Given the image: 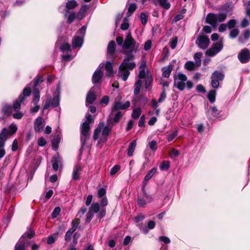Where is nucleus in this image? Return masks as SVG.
<instances>
[{"label": "nucleus", "mask_w": 250, "mask_h": 250, "mask_svg": "<svg viewBox=\"0 0 250 250\" xmlns=\"http://www.w3.org/2000/svg\"><path fill=\"white\" fill-rule=\"evenodd\" d=\"M109 131L110 130L107 126L104 125L103 123H100L94 130L93 139L95 141H98V143L104 141L106 140Z\"/></svg>", "instance_id": "f257e3e1"}, {"label": "nucleus", "mask_w": 250, "mask_h": 250, "mask_svg": "<svg viewBox=\"0 0 250 250\" xmlns=\"http://www.w3.org/2000/svg\"><path fill=\"white\" fill-rule=\"evenodd\" d=\"M223 47V43L219 42L214 43L211 47L207 49L205 54L208 57H212L218 53Z\"/></svg>", "instance_id": "f03ea898"}, {"label": "nucleus", "mask_w": 250, "mask_h": 250, "mask_svg": "<svg viewBox=\"0 0 250 250\" xmlns=\"http://www.w3.org/2000/svg\"><path fill=\"white\" fill-rule=\"evenodd\" d=\"M187 79V77L182 74H179L175 76L174 84L180 90L185 87V83Z\"/></svg>", "instance_id": "7ed1b4c3"}, {"label": "nucleus", "mask_w": 250, "mask_h": 250, "mask_svg": "<svg viewBox=\"0 0 250 250\" xmlns=\"http://www.w3.org/2000/svg\"><path fill=\"white\" fill-rule=\"evenodd\" d=\"M196 43L200 48L205 49L209 45L210 41L206 36L200 35L197 37Z\"/></svg>", "instance_id": "20e7f679"}, {"label": "nucleus", "mask_w": 250, "mask_h": 250, "mask_svg": "<svg viewBox=\"0 0 250 250\" xmlns=\"http://www.w3.org/2000/svg\"><path fill=\"white\" fill-rule=\"evenodd\" d=\"M134 56L133 55L130 54L128 55L127 58L124 60L122 64L120 66V70L133 69L135 67V64L133 62H129V61L132 60Z\"/></svg>", "instance_id": "39448f33"}, {"label": "nucleus", "mask_w": 250, "mask_h": 250, "mask_svg": "<svg viewBox=\"0 0 250 250\" xmlns=\"http://www.w3.org/2000/svg\"><path fill=\"white\" fill-rule=\"evenodd\" d=\"M135 42L131 36V34L128 33L126 37V39L124 42V43L123 45V48L124 50H126L130 48L132 45L135 44Z\"/></svg>", "instance_id": "423d86ee"}, {"label": "nucleus", "mask_w": 250, "mask_h": 250, "mask_svg": "<svg viewBox=\"0 0 250 250\" xmlns=\"http://www.w3.org/2000/svg\"><path fill=\"white\" fill-rule=\"evenodd\" d=\"M130 106V103L129 101H127L125 104H122L120 102H116L114 104V105L112 110V113L114 111L119 109H125Z\"/></svg>", "instance_id": "0eeeda50"}, {"label": "nucleus", "mask_w": 250, "mask_h": 250, "mask_svg": "<svg viewBox=\"0 0 250 250\" xmlns=\"http://www.w3.org/2000/svg\"><path fill=\"white\" fill-rule=\"evenodd\" d=\"M206 21L207 22L215 27L216 26V22L217 21V16L214 14H208L207 16Z\"/></svg>", "instance_id": "6e6552de"}, {"label": "nucleus", "mask_w": 250, "mask_h": 250, "mask_svg": "<svg viewBox=\"0 0 250 250\" xmlns=\"http://www.w3.org/2000/svg\"><path fill=\"white\" fill-rule=\"evenodd\" d=\"M238 57L242 62H245L250 59V54L248 50H244L239 54Z\"/></svg>", "instance_id": "1a4fd4ad"}, {"label": "nucleus", "mask_w": 250, "mask_h": 250, "mask_svg": "<svg viewBox=\"0 0 250 250\" xmlns=\"http://www.w3.org/2000/svg\"><path fill=\"white\" fill-rule=\"evenodd\" d=\"M103 74L100 70L95 72L93 76V80L94 83H98L101 80Z\"/></svg>", "instance_id": "9d476101"}, {"label": "nucleus", "mask_w": 250, "mask_h": 250, "mask_svg": "<svg viewBox=\"0 0 250 250\" xmlns=\"http://www.w3.org/2000/svg\"><path fill=\"white\" fill-rule=\"evenodd\" d=\"M83 42V39L80 37H75L72 42L73 48L80 47Z\"/></svg>", "instance_id": "9b49d317"}, {"label": "nucleus", "mask_w": 250, "mask_h": 250, "mask_svg": "<svg viewBox=\"0 0 250 250\" xmlns=\"http://www.w3.org/2000/svg\"><path fill=\"white\" fill-rule=\"evenodd\" d=\"M90 125H89L88 123H84L82 125V134L84 136H86L88 135V133L89 132V131L90 130Z\"/></svg>", "instance_id": "f8f14e48"}, {"label": "nucleus", "mask_w": 250, "mask_h": 250, "mask_svg": "<svg viewBox=\"0 0 250 250\" xmlns=\"http://www.w3.org/2000/svg\"><path fill=\"white\" fill-rule=\"evenodd\" d=\"M44 122L43 119L42 118H38L36 120V124H35V130L37 131H40L41 129H42V127L41 126L43 123Z\"/></svg>", "instance_id": "ddd939ff"}, {"label": "nucleus", "mask_w": 250, "mask_h": 250, "mask_svg": "<svg viewBox=\"0 0 250 250\" xmlns=\"http://www.w3.org/2000/svg\"><path fill=\"white\" fill-rule=\"evenodd\" d=\"M116 44L114 41H111L108 46L107 52L110 54H112L115 51Z\"/></svg>", "instance_id": "4468645a"}, {"label": "nucleus", "mask_w": 250, "mask_h": 250, "mask_svg": "<svg viewBox=\"0 0 250 250\" xmlns=\"http://www.w3.org/2000/svg\"><path fill=\"white\" fill-rule=\"evenodd\" d=\"M136 145V141L134 140L130 144L129 147L128 149V152L127 154L128 156H131L133 155V152L134 151L135 147Z\"/></svg>", "instance_id": "2eb2a0df"}, {"label": "nucleus", "mask_w": 250, "mask_h": 250, "mask_svg": "<svg viewBox=\"0 0 250 250\" xmlns=\"http://www.w3.org/2000/svg\"><path fill=\"white\" fill-rule=\"evenodd\" d=\"M96 98V95L94 93L89 92L87 96L86 101L89 104H91L95 100Z\"/></svg>", "instance_id": "dca6fc26"}, {"label": "nucleus", "mask_w": 250, "mask_h": 250, "mask_svg": "<svg viewBox=\"0 0 250 250\" xmlns=\"http://www.w3.org/2000/svg\"><path fill=\"white\" fill-rule=\"evenodd\" d=\"M142 112V110L140 107H137L133 109V112L132 114V117L133 118L136 119L139 118L141 113Z\"/></svg>", "instance_id": "f3484780"}, {"label": "nucleus", "mask_w": 250, "mask_h": 250, "mask_svg": "<svg viewBox=\"0 0 250 250\" xmlns=\"http://www.w3.org/2000/svg\"><path fill=\"white\" fill-rule=\"evenodd\" d=\"M105 69L108 72L107 76L111 77L113 73L112 64L109 62H107L105 64Z\"/></svg>", "instance_id": "a211bd4d"}, {"label": "nucleus", "mask_w": 250, "mask_h": 250, "mask_svg": "<svg viewBox=\"0 0 250 250\" xmlns=\"http://www.w3.org/2000/svg\"><path fill=\"white\" fill-rule=\"evenodd\" d=\"M202 54L201 52H197L195 54L194 58L196 61V65L200 66L201 64V58L202 57Z\"/></svg>", "instance_id": "6ab92c4d"}, {"label": "nucleus", "mask_w": 250, "mask_h": 250, "mask_svg": "<svg viewBox=\"0 0 250 250\" xmlns=\"http://www.w3.org/2000/svg\"><path fill=\"white\" fill-rule=\"evenodd\" d=\"M224 78V75L220 72L217 71L214 72L212 76V79H215L218 81L222 80Z\"/></svg>", "instance_id": "aec40b11"}, {"label": "nucleus", "mask_w": 250, "mask_h": 250, "mask_svg": "<svg viewBox=\"0 0 250 250\" xmlns=\"http://www.w3.org/2000/svg\"><path fill=\"white\" fill-rule=\"evenodd\" d=\"M100 209V206L98 203H93L90 208L89 211L90 212H94L97 213Z\"/></svg>", "instance_id": "412c9836"}, {"label": "nucleus", "mask_w": 250, "mask_h": 250, "mask_svg": "<svg viewBox=\"0 0 250 250\" xmlns=\"http://www.w3.org/2000/svg\"><path fill=\"white\" fill-rule=\"evenodd\" d=\"M60 137L57 136V137L54 138L52 141V145L53 147L55 149H57L59 146V144L60 142Z\"/></svg>", "instance_id": "4be33fe9"}, {"label": "nucleus", "mask_w": 250, "mask_h": 250, "mask_svg": "<svg viewBox=\"0 0 250 250\" xmlns=\"http://www.w3.org/2000/svg\"><path fill=\"white\" fill-rule=\"evenodd\" d=\"M172 70V66L171 65H168L167 67L164 68V76L165 77H168L170 75L171 71Z\"/></svg>", "instance_id": "5701e85b"}, {"label": "nucleus", "mask_w": 250, "mask_h": 250, "mask_svg": "<svg viewBox=\"0 0 250 250\" xmlns=\"http://www.w3.org/2000/svg\"><path fill=\"white\" fill-rule=\"evenodd\" d=\"M196 66H197L196 65V63H194L192 62H188L185 64V67L186 69L189 71L193 70L195 69Z\"/></svg>", "instance_id": "b1692460"}, {"label": "nucleus", "mask_w": 250, "mask_h": 250, "mask_svg": "<svg viewBox=\"0 0 250 250\" xmlns=\"http://www.w3.org/2000/svg\"><path fill=\"white\" fill-rule=\"evenodd\" d=\"M77 2L75 1L70 0L66 3V6L67 9H72L74 8L77 6Z\"/></svg>", "instance_id": "393cba45"}, {"label": "nucleus", "mask_w": 250, "mask_h": 250, "mask_svg": "<svg viewBox=\"0 0 250 250\" xmlns=\"http://www.w3.org/2000/svg\"><path fill=\"white\" fill-rule=\"evenodd\" d=\"M52 167L55 170H57L59 168V157H54L52 161Z\"/></svg>", "instance_id": "a878e982"}, {"label": "nucleus", "mask_w": 250, "mask_h": 250, "mask_svg": "<svg viewBox=\"0 0 250 250\" xmlns=\"http://www.w3.org/2000/svg\"><path fill=\"white\" fill-rule=\"evenodd\" d=\"M216 92L215 90H211L208 94V98L211 102H214L215 100Z\"/></svg>", "instance_id": "bb28decb"}, {"label": "nucleus", "mask_w": 250, "mask_h": 250, "mask_svg": "<svg viewBox=\"0 0 250 250\" xmlns=\"http://www.w3.org/2000/svg\"><path fill=\"white\" fill-rule=\"evenodd\" d=\"M3 111L5 115L9 116L12 113V107L10 106L6 105L3 107Z\"/></svg>", "instance_id": "cd10ccee"}, {"label": "nucleus", "mask_w": 250, "mask_h": 250, "mask_svg": "<svg viewBox=\"0 0 250 250\" xmlns=\"http://www.w3.org/2000/svg\"><path fill=\"white\" fill-rule=\"evenodd\" d=\"M142 82L141 80H139L135 84L136 87L134 89V93L135 94H138L140 91V87L142 85Z\"/></svg>", "instance_id": "c85d7f7f"}, {"label": "nucleus", "mask_w": 250, "mask_h": 250, "mask_svg": "<svg viewBox=\"0 0 250 250\" xmlns=\"http://www.w3.org/2000/svg\"><path fill=\"white\" fill-rule=\"evenodd\" d=\"M156 172V169L153 168L151 170H150L148 173L146 174V175L145 177V180L146 181H147L149 180L152 176Z\"/></svg>", "instance_id": "c756f323"}, {"label": "nucleus", "mask_w": 250, "mask_h": 250, "mask_svg": "<svg viewBox=\"0 0 250 250\" xmlns=\"http://www.w3.org/2000/svg\"><path fill=\"white\" fill-rule=\"evenodd\" d=\"M121 71V76L123 77L124 80H126L129 74V72L126 70V69L120 70Z\"/></svg>", "instance_id": "7c9ffc66"}, {"label": "nucleus", "mask_w": 250, "mask_h": 250, "mask_svg": "<svg viewBox=\"0 0 250 250\" xmlns=\"http://www.w3.org/2000/svg\"><path fill=\"white\" fill-rule=\"evenodd\" d=\"M8 135V131L6 129H3L2 132L0 134V139L6 140Z\"/></svg>", "instance_id": "2f4dec72"}, {"label": "nucleus", "mask_w": 250, "mask_h": 250, "mask_svg": "<svg viewBox=\"0 0 250 250\" xmlns=\"http://www.w3.org/2000/svg\"><path fill=\"white\" fill-rule=\"evenodd\" d=\"M160 5L166 9H168L170 5L167 2V0H159Z\"/></svg>", "instance_id": "473e14b6"}, {"label": "nucleus", "mask_w": 250, "mask_h": 250, "mask_svg": "<svg viewBox=\"0 0 250 250\" xmlns=\"http://www.w3.org/2000/svg\"><path fill=\"white\" fill-rule=\"evenodd\" d=\"M120 169V167L119 165H115L110 170V175H113L116 174Z\"/></svg>", "instance_id": "72a5a7b5"}, {"label": "nucleus", "mask_w": 250, "mask_h": 250, "mask_svg": "<svg viewBox=\"0 0 250 250\" xmlns=\"http://www.w3.org/2000/svg\"><path fill=\"white\" fill-rule=\"evenodd\" d=\"M74 232V231H73L71 229L69 230L66 232L65 236V240L68 242L71 240V236L73 233V232Z\"/></svg>", "instance_id": "f704fd0d"}, {"label": "nucleus", "mask_w": 250, "mask_h": 250, "mask_svg": "<svg viewBox=\"0 0 250 250\" xmlns=\"http://www.w3.org/2000/svg\"><path fill=\"white\" fill-rule=\"evenodd\" d=\"M15 250H25V246L24 243H20L15 247Z\"/></svg>", "instance_id": "c9c22d12"}, {"label": "nucleus", "mask_w": 250, "mask_h": 250, "mask_svg": "<svg viewBox=\"0 0 250 250\" xmlns=\"http://www.w3.org/2000/svg\"><path fill=\"white\" fill-rule=\"evenodd\" d=\"M140 19L141 20V22L143 24H145L147 20V17L145 13H141L140 15Z\"/></svg>", "instance_id": "e433bc0d"}, {"label": "nucleus", "mask_w": 250, "mask_h": 250, "mask_svg": "<svg viewBox=\"0 0 250 250\" xmlns=\"http://www.w3.org/2000/svg\"><path fill=\"white\" fill-rule=\"evenodd\" d=\"M211 84L213 88H217L219 85V82L218 80L215 79H212Z\"/></svg>", "instance_id": "4c0bfd02"}, {"label": "nucleus", "mask_w": 250, "mask_h": 250, "mask_svg": "<svg viewBox=\"0 0 250 250\" xmlns=\"http://www.w3.org/2000/svg\"><path fill=\"white\" fill-rule=\"evenodd\" d=\"M80 220L79 219H76L72 222L73 227L70 229L73 231H75L77 228L78 227V225L79 224Z\"/></svg>", "instance_id": "58836bf2"}, {"label": "nucleus", "mask_w": 250, "mask_h": 250, "mask_svg": "<svg viewBox=\"0 0 250 250\" xmlns=\"http://www.w3.org/2000/svg\"><path fill=\"white\" fill-rule=\"evenodd\" d=\"M24 100V98H21V101H20V102H19L18 101L16 102L14 105H13V107H14V109L15 110H17V109H19L21 107V103Z\"/></svg>", "instance_id": "ea45409f"}, {"label": "nucleus", "mask_w": 250, "mask_h": 250, "mask_svg": "<svg viewBox=\"0 0 250 250\" xmlns=\"http://www.w3.org/2000/svg\"><path fill=\"white\" fill-rule=\"evenodd\" d=\"M226 17H227V16H226V14H219L218 15V16L217 17V21H218L219 22H222L226 19Z\"/></svg>", "instance_id": "a19ab883"}, {"label": "nucleus", "mask_w": 250, "mask_h": 250, "mask_svg": "<svg viewBox=\"0 0 250 250\" xmlns=\"http://www.w3.org/2000/svg\"><path fill=\"white\" fill-rule=\"evenodd\" d=\"M60 211H61L60 208L56 207L54 209V210L52 214V217L53 218L56 217L57 216V215L60 213Z\"/></svg>", "instance_id": "79ce46f5"}, {"label": "nucleus", "mask_w": 250, "mask_h": 250, "mask_svg": "<svg viewBox=\"0 0 250 250\" xmlns=\"http://www.w3.org/2000/svg\"><path fill=\"white\" fill-rule=\"evenodd\" d=\"M239 31L237 29H234L232 30L230 32V35L232 38L236 37L239 34Z\"/></svg>", "instance_id": "37998d69"}, {"label": "nucleus", "mask_w": 250, "mask_h": 250, "mask_svg": "<svg viewBox=\"0 0 250 250\" xmlns=\"http://www.w3.org/2000/svg\"><path fill=\"white\" fill-rule=\"evenodd\" d=\"M236 23V22L234 20H230L228 22V27L229 29H231V28H233L235 26Z\"/></svg>", "instance_id": "c03bdc74"}, {"label": "nucleus", "mask_w": 250, "mask_h": 250, "mask_svg": "<svg viewBox=\"0 0 250 250\" xmlns=\"http://www.w3.org/2000/svg\"><path fill=\"white\" fill-rule=\"evenodd\" d=\"M61 49L62 51L70 50V45L68 43H65L62 45Z\"/></svg>", "instance_id": "a18cd8bd"}, {"label": "nucleus", "mask_w": 250, "mask_h": 250, "mask_svg": "<svg viewBox=\"0 0 250 250\" xmlns=\"http://www.w3.org/2000/svg\"><path fill=\"white\" fill-rule=\"evenodd\" d=\"M151 46V41L150 40H147L144 46V49L145 50H149Z\"/></svg>", "instance_id": "49530a36"}, {"label": "nucleus", "mask_w": 250, "mask_h": 250, "mask_svg": "<svg viewBox=\"0 0 250 250\" xmlns=\"http://www.w3.org/2000/svg\"><path fill=\"white\" fill-rule=\"evenodd\" d=\"M156 145L157 143L155 141H152L149 144L150 148L153 151L156 150L157 148Z\"/></svg>", "instance_id": "de8ad7c7"}, {"label": "nucleus", "mask_w": 250, "mask_h": 250, "mask_svg": "<svg viewBox=\"0 0 250 250\" xmlns=\"http://www.w3.org/2000/svg\"><path fill=\"white\" fill-rule=\"evenodd\" d=\"M79 169L77 168L76 170L74 171L73 174V178L75 180H77L79 179Z\"/></svg>", "instance_id": "09e8293b"}, {"label": "nucleus", "mask_w": 250, "mask_h": 250, "mask_svg": "<svg viewBox=\"0 0 250 250\" xmlns=\"http://www.w3.org/2000/svg\"><path fill=\"white\" fill-rule=\"evenodd\" d=\"M145 117L144 115L141 116L139 121V126L140 127H143L145 125Z\"/></svg>", "instance_id": "8fccbe9b"}, {"label": "nucleus", "mask_w": 250, "mask_h": 250, "mask_svg": "<svg viewBox=\"0 0 250 250\" xmlns=\"http://www.w3.org/2000/svg\"><path fill=\"white\" fill-rule=\"evenodd\" d=\"M169 167V162H163L161 166V168L162 169H167Z\"/></svg>", "instance_id": "3c124183"}, {"label": "nucleus", "mask_w": 250, "mask_h": 250, "mask_svg": "<svg viewBox=\"0 0 250 250\" xmlns=\"http://www.w3.org/2000/svg\"><path fill=\"white\" fill-rule=\"evenodd\" d=\"M31 92V88L29 87H26L23 90V94L25 96H28L30 94Z\"/></svg>", "instance_id": "603ef678"}, {"label": "nucleus", "mask_w": 250, "mask_h": 250, "mask_svg": "<svg viewBox=\"0 0 250 250\" xmlns=\"http://www.w3.org/2000/svg\"><path fill=\"white\" fill-rule=\"evenodd\" d=\"M46 141L43 138L41 137L39 139V141H38V145L39 146H43L46 144Z\"/></svg>", "instance_id": "864d4df0"}, {"label": "nucleus", "mask_w": 250, "mask_h": 250, "mask_svg": "<svg viewBox=\"0 0 250 250\" xmlns=\"http://www.w3.org/2000/svg\"><path fill=\"white\" fill-rule=\"evenodd\" d=\"M105 190L103 188H100L98 190V196L99 198L102 197L105 194Z\"/></svg>", "instance_id": "5fc2aeb1"}, {"label": "nucleus", "mask_w": 250, "mask_h": 250, "mask_svg": "<svg viewBox=\"0 0 250 250\" xmlns=\"http://www.w3.org/2000/svg\"><path fill=\"white\" fill-rule=\"evenodd\" d=\"M122 117V114L121 112H118L116 115L115 117L114 118V121L115 123H117L119 121V119Z\"/></svg>", "instance_id": "6e6d98bb"}, {"label": "nucleus", "mask_w": 250, "mask_h": 250, "mask_svg": "<svg viewBox=\"0 0 250 250\" xmlns=\"http://www.w3.org/2000/svg\"><path fill=\"white\" fill-rule=\"evenodd\" d=\"M178 42V39L177 38L175 37L173 39V40L170 43V46L172 48H174L176 45V44Z\"/></svg>", "instance_id": "4d7b16f0"}, {"label": "nucleus", "mask_w": 250, "mask_h": 250, "mask_svg": "<svg viewBox=\"0 0 250 250\" xmlns=\"http://www.w3.org/2000/svg\"><path fill=\"white\" fill-rule=\"evenodd\" d=\"M136 8V6L135 4H131L128 8V12L132 13L134 12Z\"/></svg>", "instance_id": "13d9d810"}, {"label": "nucleus", "mask_w": 250, "mask_h": 250, "mask_svg": "<svg viewBox=\"0 0 250 250\" xmlns=\"http://www.w3.org/2000/svg\"><path fill=\"white\" fill-rule=\"evenodd\" d=\"M145 81H146L145 87H146V88H147L149 87V86L150 85V84L151 83V79L149 77H147L146 78Z\"/></svg>", "instance_id": "bf43d9fd"}, {"label": "nucleus", "mask_w": 250, "mask_h": 250, "mask_svg": "<svg viewBox=\"0 0 250 250\" xmlns=\"http://www.w3.org/2000/svg\"><path fill=\"white\" fill-rule=\"evenodd\" d=\"M177 135V131L172 133L170 134L168 137V141L169 142L172 141L173 140L175 139Z\"/></svg>", "instance_id": "052dcab7"}, {"label": "nucleus", "mask_w": 250, "mask_h": 250, "mask_svg": "<svg viewBox=\"0 0 250 250\" xmlns=\"http://www.w3.org/2000/svg\"><path fill=\"white\" fill-rule=\"evenodd\" d=\"M133 124H134V122L132 121H131V120L129 121L127 124V126L126 128V130L127 131L130 130L132 128Z\"/></svg>", "instance_id": "680f3d73"}, {"label": "nucleus", "mask_w": 250, "mask_h": 250, "mask_svg": "<svg viewBox=\"0 0 250 250\" xmlns=\"http://www.w3.org/2000/svg\"><path fill=\"white\" fill-rule=\"evenodd\" d=\"M10 132L9 134L10 135L14 134L17 129V127L15 125H11L10 127Z\"/></svg>", "instance_id": "e2e57ef3"}, {"label": "nucleus", "mask_w": 250, "mask_h": 250, "mask_svg": "<svg viewBox=\"0 0 250 250\" xmlns=\"http://www.w3.org/2000/svg\"><path fill=\"white\" fill-rule=\"evenodd\" d=\"M35 235V232L33 230H30L27 234V236L29 239H31Z\"/></svg>", "instance_id": "0e129e2a"}, {"label": "nucleus", "mask_w": 250, "mask_h": 250, "mask_svg": "<svg viewBox=\"0 0 250 250\" xmlns=\"http://www.w3.org/2000/svg\"><path fill=\"white\" fill-rule=\"evenodd\" d=\"M23 116V114L21 112L13 114V117L17 119H21Z\"/></svg>", "instance_id": "69168bd1"}, {"label": "nucleus", "mask_w": 250, "mask_h": 250, "mask_svg": "<svg viewBox=\"0 0 250 250\" xmlns=\"http://www.w3.org/2000/svg\"><path fill=\"white\" fill-rule=\"evenodd\" d=\"M109 101V97L108 96H104L101 101V103L107 104Z\"/></svg>", "instance_id": "338daca9"}, {"label": "nucleus", "mask_w": 250, "mask_h": 250, "mask_svg": "<svg viewBox=\"0 0 250 250\" xmlns=\"http://www.w3.org/2000/svg\"><path fill=\"white\" fill-rule=\"evenodd\" d=\"M75 14L74 13H71L68 17V21L69 23H71L75 18Z\"/></svg>", "instance_id": "774afa93"}]
</instances>
